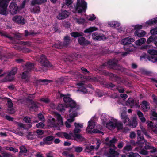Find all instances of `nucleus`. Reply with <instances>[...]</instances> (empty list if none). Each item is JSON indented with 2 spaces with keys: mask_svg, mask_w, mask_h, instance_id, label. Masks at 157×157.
<instances>
[{
  "mask_svg": "<svg viewBox=\"0 0 157 157\" xmlns=\"http://www.w3.org/2000/svg\"><path fill=\"white\" fill-rule=\"evenodd\" d=\"M39 63L41 64V67H39L35 68L34 71L36 72H45L47 69L44 67L52 69L53 66L49 61L46 58V56L44 54H42L38 60Z\"/></svg>",
  "mask_w": 157,
  "mask_h": 157,
  "instance_id": "obj_1",
  "label": "nucleus"
},
{
  "mask_svg": "<svg viewBox=\"0 0 157 157\" xmlns=\"http://www.w3.org/2000/svg\"><path fill=\"white\" fill-rule=\"evenodd\" d=\"M63 98V101L64 103L66 104L67 107H70L71 109L69 110V112H71V111H73V109L75 108L76 105V102L72 99L69 96V95H64L60 93V98Z\"/></svg>",
  "mask_w": 157,
  "mask_h": 157,
  "instance_id": "obj_2",
  "label": "nucleus"
},
{
  "mask_svg": "<svg viewBox=\"0 0 157 157\" xmlns=\"http://www.w3.org/2000/svg\"><path fill=\"white\" fill-rule=\"evenodd\" d=\"M138 135L137 138V141L136 142L139 147L140 148H142L144 146V144L145 143V146L144 148L145 149H150L152 147L151 146L147 144V141L145 140L143 135L141 134V132L140 130H137V131Z\"/></svg>",
  "mask_w": 157,
  "mask_h": 157,
  "instance_id": "obj_3",
  "label": "nucleus"
},
{
  "mask_svg": "<svg viewBox=\"0 0 157 157\" xmlns=\"http://www.w3.org/2000/svg\"><path fill=\"white\" fill-rule=\"evenodd\" d=\"M87 3L84 0H77L75 7V10L78 13L85 12L87 8Z\"/></svg>",
  "mask_w": 157,
  "mask_h": 157,
  "instance_id": "obj_4",
  "label": "nucleus"
},
{
  "mask_svg": "<svg viewBox=\"0 0 157 157\" xmlns=\"http://www.w3.org/2000/svg\"><path fill=\"white\" fill-rule=\"evenodd\" d=\"M10 0H0V14L6 16L8 14L7 8Z\"/></svg>",
  "mask_w": 157,
  "mask_h": 157,
  "instance_id": "obj_5",
  "label": "nucleus"
},
{
  "mask_svg": "<svg viewBox=\"0 0 157 157\" xmlns=\"http://www.w3.org/2000/svg\"><path fill=\"white\" fill-rule=\"evenodd\" d=\"M54 138V136L51 135L47 136L43 138V141L40 142V144L41 146L51 145L52 144Z\"/></svg>",
  "mask_w": 157,
  "mask_h": 157,
  "instance_id": "obj_6",
  "label": "nucleus"
},
{
  "mask_svg": "<svg viewBox=\"0 0 157 157\" xmlns=\"http://www.w3.org/2000/svg\"><path fill=\"white\" fill-rule=\"evenodd\" d=\"M108 66L109 68L119 70L120 67L117 64V61L114 59H111L107 62Z\"/></svg>",
  "mask_w": 157,
  "mask_h": 157,
  "instance_id": "obj_7",
  "label": "nucleus"
},
{
  "mask_svg": "<svg viewBox=\"0 0 157 157\" xmlns=\"http://www.w3.org/2000/svg\"><path fill=\"white\" fill-rule=\"evenodd\" d=\"M134 40V39L131 36H129L122 39L121 42L122 44L124 46V49H128V48H126L127 47L126 46L132 43L133 42Z\"/></svg>",
  "mask_w": 157,
  "mask_h": 157,
  "instance_id": "obj_8",
  "label": "nucleus"
},
{
  "mask_svg": "<svg viewBox=\"0 0 157 157\" xmlns=\"http://www.w3.org/2000/svg\"><path fill=\"white\" fill-rule=\"evenodd\" d=\"M17 69L16 67H14L13 68L7 75L6 78L9 81H11L13 80L14 78V76L17 73Z\"/></svg>",
  "mask_w": 157,
  "mask_h": 157,
  "instance_id": "obj_9",
  "label": "nucleus"
},
{
  "mask_svg": "<svg viewBox=\"0 0 157 157\" xmlns=\"http://www.w3.org/2000/svg\"><path fill=\"white\" fill-rule=\"evenodd\" d=\"M18 7L15 2H13L10 3L9 6V11L12 15L17 13Z\"/></svg>",
  "mask_w": 157,
  "mask_h": 157,
  "instance_id": "obj_10",
  "label": "nucleus"
},
{
  "mask_svg": "<svg viewBox=\"0 0 157 157\" xmlns=\"http://www.w3.org/2000/svg\"><path fill=\"white\" fill-rule=\"evenodd\" d=\"M78 43L80 45L83 46H87L89 45H90L91 42L86 40L83 36H81L78 39Z\"/></svg>",
  "mask_w": 157,
  "mask_h": 157,
  "instance_id": "obj_11",
  "label": "nucleus"
},
{
  "mask_svg": "<svg viewBox=\"0 0 157 157\" xmlns=\"http://www.w3.org/2000/svg\"><path fill=\"white\" fill-rule=\"evenodd\" d=\"M92 36L93 39L95 40L100 41L105 40L106 39L105 35H101L97 32H95L92 34Z\"/></svg>",
  "mask_w": 157,
  "mask_h": 157,
  "instance_id": "obj_12",
  "label": "nucleus"
},
{
  "mask_svg": "<svg viewBox=\"0 0 157 157\" xmlns=\"http://www.w3.org/2000/svg\"><path fill=\"white\" fill-rule=\"evenodd\" d=\"M12 19L15 22L18 24L23 25L25 23V20L21 16L16 15Z\"/></svg>",
  "mask_w": 157,
  "mask_h": 157,
  "instance_id": "obj_13",
  "label": "nucleus"
},
{
  "mask_svg": "<svg viewBox=\"0 0 157 157\" xmlns=\"http://www.w3.org/2000/svg\"><path fill=\"white\" fill-rule=\"evenodd\" d=\"M0 34L2 36L9 38L13 44H19V42H17L14 38L11 37L10 35L8 34L6 32L0 31Z\"/></svg>",
  "mask_w": 157,
  "mask_h": 157,
  "instance_id": "obj_14",
  "label": "nucleus"
},
{
  "mask_svg": "<svg viewBox=\"0 0 157 157\" xmlns=\"http://www.w3.org/2000/svg\"><path fill=\"white\" fill-rule=\"evenodd\" d=\"M69 14V13L66 10H61V12L57 16V18L59 20L64 19L67 17Z\"/></svg>",
  "mask_w": 157,
  "mask_h": 157,
  "instance_id": "obj_15",
  "label": "nucleus"
},
{
  "mask_svg": "<svg viewBox=\"0 0 157 157\" xmlns=\"http://www.w3.org/2000/svg\"><path fill=\"white\" fill-rule=\"evenodd\" d=\"M55 116L56 117L58 121V123L57 124H54V126L55 127H57V125H60L62 126L63 125V121L62 117L61 115L58 113H55Z\"/></svg>",
  "mask_w": 157,
  "mask_h": 157,
  "instance_id": "obj_16",
  "label": "nucleus"
},
{
  "mask_svg": "<svg viewBox=\"0 0 157 157\" xmlns=\"http://www.w3.org/2000/svg\"><path fill=\"white\" fill-rule=\"evenodd\" d=\"M73 139L78 142L84 141L85 139L80 134H75L73 135Z\"/></svg>",
  "mask_w": 157,
  "mask_h": 157,
  "instance_id": "obj_17",
  "label": "nucleus"
},
{
  "mask_svg": "<svg viewBox=\"0 0 157 157\" xmlns=\"http://www.w3.org/2000/svg\"><path fill=\"white\" fill-rule=\"evenodd\" d=\"M121 119L124 123L125 124L128 121H129L130 119L128 117L126 112H123L121 114Z\"/></svg>",
  "mask_w": 157,
  "mask_h": 157,
  "instance_id": "obj_18",
  "label": "nucleus"
},
{
  "mask_svg": "<svg viewBox=\"0 0 157 157\" xmlns=\"http://www.w3.org/2000/svg\"><path fill=\"white\" fill-rule=\"evenodd\" d=\"M109 76L112 80L116 81L117 83L121 82L122 79L121 78L116 75L113 73H110L109 75Z\"/></svg>",
  "mask_w": 157,
  "mask_h": 157,
  "instance_id": "obj_19",
  "label": "nucleus"
},
{
  "mask_svg": "<svg viewBox=\"0 0 157 157\" xmlns=\"http://www.w3.org/2000/svg\"><path fill=\"white\" fill-rule=\"evenodd\" d=\"M71 36L74 38H79L82 36H83L84 34L82 32H73L70 33Z\"/></svg>",
  "mask_w": 157,
  "mask_h": 157,
  "instance_id": "obj_20",
  "label": "nucleus"
},
{
  "mask_svg": "<svg viewBox=\"0 0 157 157\" xmlns=\"http://www.w3.org/2000/svg\"><path fill=\"white\" fill-rule=\"evenodd\" d=\"M30 105H29V108L30 109H33L34 110H36L38 108L39 103L38 102L33 101L31 100Z\"/></svg>",
  "mask_w": 157,
  "mask_h": 157,
  "instance_id": "obj_21",
  "label": "nucleus"
},
{
  "mask_svg": "<svg viewBox=\"0 0 157 157\" xmlns=\"http://www.w3.org/2000/svg\"><path fill=\"white\" fill-rule=\"evenodd\" d=\"M142 107L144 111H147L150 108V104L146 101L144 100L142 102Z\"/></svg>",
  "mask_w": 157,
  "mask_h": 157,
  "instance_id": "obj_22",
  "label": "nucleus"
},
{
  "mask_svg": "<svg viewBox=\"0 0 157 157\" xmlns=\"http://www.w3.org/2000/svg\"><path fill=\"white\" fill-rule=\"evenodd\" d=\"M29 73L28 71H25L22 74L21 78L25 80V83H27L29 81V78L28 76Z\"/></svg>",
  "mask_w": 157,
  "mask_h": 157,
  "instance_id": "obj_23",
  "label": "nucleus"
},
{
  "mask_svg": "<svg viewBox=\"0 0 157 157\" xmlns=\"http://www.w3.org/2000/svg\"><path fill=\"white\" fill-rule=\"evenodd\" d=\"M33 67L34 64L33 63L30 62H27L26 63L25 65V68L26 69L25 71H28V72H29L31 71Z\"/></svg>",
  "mask_w": 157,
  "mask_h": 157,
  "instance_id": "obj_24",
  "label": "nucleus"
},
{
  "mask_svg": "<svg viewBox=\"0 0 157 157\" xmlns=\"http://www.w3.org/2000/svg\"><path fill=\"white\" fill-rule=\"evenodd\" d=\"M109 152L110 155L109 157H116L119 155V153L116 151L115 150L112 148H109Z\"/></svg>",
  "mask_w": 157,
  "mask_h": 157,
  "instance_id": "obj_25",
  "label": "nucleus"
},
{
  "mask_svg": "<svg viewBox=\"0 0 157 157\" xmlns=\"http://www.w3.org/2000/svg\"><path fill=\"white\" fill-rule=\"evenodd\" d=\"M117 141V140L115 138H113L111 140L108 142L105 143L106 145L110 147H114V144Z\"/></svg>",
  "mask_w": 157,
  "mask_h": 157,
  "instance_id": "obj_26",
  "label": "nucleus"
},
{
  "mask_svg": "<svg viewBox=\"0 0 157 157\" xmlns=\"http://www.w3.org/2000/svg\"><path fill=\"white\" fill-rule=\"evenodd\" d=\"M63 40L64 41L62 42L63 46H67L70 44L71 39L70 37L69 36H65L64 37Z\"/></svg>",
  "mask_w": 157,
  "mask_h": 157,
  "instance_id": "obj_27",
  "label": "nucleus"
},
{
  "mask_svg": "<svg viewBox=\"0 0 157 157\" xmlns=\"http://www.w3.org/2000/svg\"><path fill=\"white\" fill-rule=\"evenodd\" d=\"M115 123L112 121H110L106 124V126L108 129H114L115 128Z\"/></svg>",
  "mask_w": 157,
  "mask_h": 157,
  "instance_id": "obj_28",
  "label": "nucleus"
},
{
  "mask_svg": "<svg viewBox=\"0 0 157 157\" xmlns=\"http://www.w3.org/2000/svg\"><path fill=\"white\" fill-rule=\"evenodd\" d=\"M146 34V33L144 31L142 30L141 32L137 31H135L134 32V35L136 36L139 37H142L144 36Z\"/></svg>",
  "mask_w": 157,
  "mask_h": 157,
  "instance_id": "obj_29",
  "label": "nucleus"
},
{
  "mask_svg": "<svg viewBox=\"0 0 157 157\" xmlns=\"http://www.w3.org/2000/svg\"><path fill=\"white\" fill-rule=\"evenodd\" d=\"M108 25L112 27L117 28L120 26V24L117 21H112L109 22Z\"/></svg>",
  "mask_w": 157,
  "mask_h": 157,
  "instance_id": "obj_30",
  "label": "nucleus"
},
{
  "mask_svg": "<svg viewBox=\"0 0 157 157\" xmlns=\"http://www.w3.org/2000/svg\"><path fill=\"white\" fill-rule=\"evenodd\" d=\"M63 135L64 137L68 140L72 139V137H73L74 134L73 133L71 132L68 134L66 132H63Z\"/></svg>",
  "mask_w": 157,
  "mask_h": 157,
  "instance_id": "obj_31",
  "label": "nucleus"
},
{
  "mask_svg": "<svg viewBox=\"0 0 157 157\" xmlns=\"http://www.w3.org/2000/svg\"><path fill=\"white\" fill-rule=\"evenodd\" d=\"M80 87L79 88V90L81 92L84 93H86L87 92V89L83 87L84 84L82 83H78L77 84Z\"/></svg>",
  "mask_w": 157,
  "mask_h": 157,
  "instance_id": "obj_32",
  "label": "nucleus"
},
{
  "mask_svg": "<svg viewBox=\"0 0 157 157\" xmlns=\"http://www.w3.org/2000/svg\"><path fill=\"white\" fill-rule=\"evenodd\" d=\"M97 28L95 27H90L85 30L84 32L85 33H90L94 31L97 30Z\"/></svg>",
  "mask_w": 157,
  "mask_h": 157,
  "instance_id": "obj_33",
  "label": "nucleus"
},
{
  "mask_svg": "<svg viewBox=\"0 0 157 157\" xmlns=\"http://www.w3.org/2000/svg\"><path fill=\"white\" fill-rule=\"evenodd\" d=\"M129 126L132 128H135L137 124V122L136 118H133L132 122H129Z\"/></svg>",
  "mask_w": 157,
  "mask_h": 157,
  "instance_id": "obj_34",
  "label": "nucleus"
},
{
  "mask_svg": "<svg viewBox=\"0 0 157 157\" xmlns=\"http://www.w3.org/2000/svg\"><path fill=\"white\" fill-rule=\"evenodd\" d=\"M52 82V81L46 79H38L36 80V83L37 84H41V83H49L50 82Z\"/></svg>",
  "mask_w": 157,
  "mask_h": 157,
  "instance_id": "obj_35",
  "label": "nucleus"
},
{
  "mask_svg": "<svg viewBox=\"0 0 157 157\" xmlns=\"http://www.w3.org/2000/svg\"><path fill=\"white\" fill-rule=\"evenodd\" d=\"M157 39V36L155 35H152L147 40V43L149 44L151 43L152 42L155 41Z\"/></svg>",
  "mask_w": 157,
  "mask_h": 157,
  "instance_id": "obj_36",
  "label": "nucleus"
},
{
  "mask_svg": "<svg viewBox=\"0 0 157 157\" xmlns=\"http://www.w3.org/2000/svg\"><path fill=\"white\" fill-rule=\"evenodd\" d=\"M63 46L62 42L59 41L57 43H55L52 45V47L54 48H61Z\"/></svg>",
  "mask_w": 157,
  "mask_h": 157,
  "instance_id": "obj_37",
  "label": "nucleus"
},
{
  "mask_svg": "<svg viewBox=\"0 0 157 157\" xmlns=\"http://www.w3.org/2000/svg\"><path fill=\"white\" fill-rule=\"evenodd\" d=\"M157 23V18H155L153 19H151L148 20L146 22V24L148 25H151Z\"/></svg>",
  "mask_w": 157,
  "mask_h": 157,
  "instance_id": "obj_38",
  "label": "nucleus"
},
{
  "mask_svg": "<svg viewBox=\"0 0 157 157\" xmlns=\"http://www.w3.org/2000/svg\"><path fill=\"white\" fill-rule=\"evenodd\" d=\"M117 128V130H122L123 128V124L121 122H116L115 128Z\"/></svg>",
  "mask_w": 157,
  "mask_h": 157,
  "instance_id": "obj_39",
  "label": "nucleus"
},
{
  "mask_svg": "<svg viewBox=\"0 0 157 157\" xmlns=\"http://www.w3.org/2000/svg\"><path fill=\"white\" fill-rule=\"evenodd\" d=\"M37 34V33L34 32L33 31H30L29 32L28 30H26L25 31V36L27 37L30 35L34 36L36 35Z\"/></svg>",
  "mask_w": 157,
  "mask_h": 157,
  "instance_id": "obj_40",
  "label": "nucleus"
},
{
  "mask_svg": "<svg viewBox=\"0 0 157 157\" xmlns=\"http://www.w3.org/2000/svg\"><path fill=\"white\" fill-rule=\"evenodd\" d=\"M31 11L32 12H33L34 13H36L38 14L40 12V7L39 6H35L33 7L31 10Z\"/></svg>",
  "mask_w": 157,
  "mask_h": 157,
  "instance_id": "obj_41",
  "label": "nucleus"
},
{
  "mask_svg": "<svg viewBox=\"0 0 157 157\" xmlns=\"http://www.w3.org/2000/svg\"><path fill=\"white\" fill-rule=\"evenodd\" d=\"M147 53H149L151 56L157 55V50L153 49H148L147 51Z\"/></svg>",
  "mask_w": 157,
  "mask_h": 157,
  "instance_id": "obj_42",
  "label": "nucleus"
},
{
  "mask_svg": "<svg viewBox=\"0 0 157 157\" xmlns=\"http://www.w3.org/2000/svg\"><path fill=\"white\" fill-rule=\"evenodd\" d=\"M127 103L132 108L135 105L134 100L132 98H128L127 101Z\"/></svg>",
  "mask_w": 157,
  "mask_h": 157,
  "instance_id": "obj_43",
  "label": "nucleus"
},
{
  "mask_svg": "<svg viewBox=\"0 0 157 157\" xmlns=\"http://www.w3.org/2000/svg\"><path fill=\"white\" fill-rule=\"evenodd\" d=\"M148 60L153 63L156 62L157 61V57L155 56H149L148 57Z\"/></svg>",
  "mask_w": 157,
  "mask_h": 157,
  "instance_id": "obj_44",
  "label": "nucleus"
},
{
  "mask_svg": "<svg viewBox=\"0 0 157 157\" xmlns=\"http://www.w3.org/2000/svg\"><path fill=\"white\" fill-rule=\"evenodd\" d=\"M57 109L60 112H64L65 111V107L62 104H59L58 105L57 107Z\"/></svg>",
  "mask_w": 157,
  "mask_h": 157,
  "instance_id": "obj_45",
  "label": "nucleus"
},
{
  "mask_svg": "<svg viewBox=\"0 0 157 157\" xmlns=\"http://www.w3.org/2000/svg\"><path fill=\"white\" fill-rule=\"evenodd\" d=\"M20 153H26L27 152V150L26 148L24 146H21L20 147Z\"/></svg>",
  "mask_w": 157,
  "mask_h": 157,
  "instance_id": "obj_46",
  "label": "nucleus"
},
{
  "mask_svg": "<svg viewBox=\"0 0 157 157\" xmlns=\"http://www.w3.org/2000/svg\"><path fill=\"white\" fill-rule=\"evenodd\" d=\"M89 133H91L92 132L94 133H101L102 135L104 134V133L100 130H98L97 129H94L91 131V130H89L87 131Z\"/></svg>",
  "mask_w": 157,
  "mask_h": 157,
  "instance_id": "obj_47",
  "label": "nucleus"
},
{
  "mask_svg": "<svg viewBox=\"0 0 157 157\" xmlns=\"http://www.w3.org/2000/svg\"><path fill=\"white\" fill-rule=\"evenodd\" d=\"M2 157H13V156L10 153H8L3 151L1 152Z\"/></svg>",
  "mask_w": 157,
  "mask_h": 157,
  "instance_id": "obj_48",
  "label": "nucleus"
},
{
  "mask_svg": "<svg viewBox=\"0 0 157 157\" xmlns=\"http://www.w3.org/2000/svg\"><path fill=\"white\" fill-rule=\"evenodd\" d=\"M141 131H140L141 132V133L142 132L148 138H150L151 137L149 136V135L148 134V133L146 131V130L144 128L142 127L141 128ZM143 136V134H142Z\"/></svg>",
  "mask_w": 157,
  "mask_h": 157,
  "instance_id": "obj_49",
  "label": "nucleus"
},
{
  "mask_svg": "<svg viewBox=\"0 0 157 157\" xmlns=\"http://www.w3.org/2000/svg\"><path fill=\"white\" fill-rule=\"evenodd\" d=\"M146 40L145 38H142L138 40L137 42V44L140 45L144 43L146 41Z\"/></svg>",
  "mask_w": 157,
  "mask_h": 157,
  "instance_id": "obj_50",
  "label": "nucleus"
},
{
  "mask_svg": "<svg viewBox=\"0 0 157 157\" xmlns=\"http://www.w3.org/2000/svg\"><path fill=\"white\" fill-rule=\"evenodd\" d=\"M41 4L39 0H32L31 1V5L32 6H35L36 4Z\"/></svg>",
  "mask_w": 157,
  "mask_h": 157,
  "instance_id": "obj_51",
  "label": "nucleus"
},
{
  "mask_svg": "<svg viewBox=\"0 0 157 157\" xmlns=\"http://www.w3.org/2000/svg\"><path fill=\"white\" fill-rule=\"evenodd\" d=\"M75 151L77 153H80L83 150V148L80 146H76L74 147Z\"/></svg>",
  "mask_w": 157,
  "mask_h": 157,
  "instance_id": "obj_52",
  "label": "nucleus"
},
{
  "mask_svg": "<svg viewBox=\"0 0 157 157\" xmlns=\"http://www.w3.org/2000/svg\"><path fill=\"white\" fill-rule=\"evenodd\" d=\"M13 103H12L11 100L9 98L7 101V105L8 108H11L13 107Z\"/></svg>",
  "mask_w": 157,
  "mask_h": 157,
  "instance_id": "obj_53",
  "label": "nucleus"
},
{
  "mask_svg": "<svg viewBox=\"0 0 157 157\" xmlns=\"http://www.w3.org/2000/svg\"><path fill=\"white\" fill-rule=\"evenodd\" d=\"M24 121L26 123H31V119L29 117H26L24 118Z\"/></svg>",
  "mask_w": 157,
  "mask_h": 157,
  "instance_id": "obj_54",
  "label": "nucleus"
},
{
  "mask_svg": "<svg viewBox=\"0 0 157 157\" xmlns=\"http://www.w3.org/2000/svg\"><path fill=\"white\" fill-rule=\"evenodd\" d=\"M63 154L64 155L66 156L67 157H74V155L73 154H70L69 152L67 151H64Z\"/></svg>",
  "mask_w": 157,
  "mask_h": 157,
  "instance_id": "obj_55",
  "label": "nucleus"
},
{
  "mask_svg": "<svg viewBox=\"0 0 157 157\" xmlns=\"http://www.w3.org/2000/svg\"><path fill=\"white\" fill-rule=\"evenodd\" d=\"M142 28V26L141 25H136L134 27V29L135 31H139Z\"/></svg>",
  "mask_w": 157,
  "mask_h": 157,
  "instance_id": "obj_56",
  "label": "nucleus"
},
{
  "mask_svg": "<svg viewBox=\"0 0 157 157\" xmlns=\"http://www.w3.org/2000/svg\"><path fill=\"white\" fill-rule=\"evenodd\" d=\"M44 126V124L41 122L37 123L36 125V126L37 128H43Z\"/></svg>",
  "mask_w": 157,
  "mask_h": 157,
  "instance_id": "obj_57",
  "label": "nucleus"
},
{
  "mask_svg": "<svg viewBox=\"0 0 157 157\" xmlns=\"http://www.w3.org/2000/svg\"><path fill=\"white\" fill-rule=\"evenodd\" d=\"M140 153L141 154L145 155L149 154L148 152L143 149L141 150Z\"/></svg>",
  "mask_w": 157,
  "mask_h": 157,
  "instance_id": "obj_58",
  "label": "nucleus"
},
{
  "mask_svg": "<svg viewBox=\"0 0 157 157\" xmlns=\"http://www.w3.org/2000/svg\"><path fill=\"white\" fill-rule=\"evenodd\" d=\"M105 87L108 88L109 87L113 88H114L115 86L111 83H107L105 84Z\"/></svg>",
  "mask_w": 157,
  "mask_h": 157,
  "instance_id": "obj_59",
  "label": "nucleus"
},
{
  "mask_svg": "<svg viewBox=\"0 0 157 157\" xmlns=\"http://www.w3.org/2000/svg\"><path fill=\"white\" fill-rule=\"evenodd\" d=\"M27 137L28 139L32 140L33 138V134L32 132H29Z\"/></svg>",
  "mask_w": 157,
  "mask_h": 157,
  "instance_id": "obj_60",
  "label": "nucleus"
},
{
  "mask_svg": "<svg viewBox=\"0 0 157 157\" xmlns=\"http://www.w3.org/2000/svg\"><path fill=\"white\" fill-rule=\"evenodd\" d=\"M85 21L84 18H80L77 19V22L79 24H84Z\"/></svg>",
  "mask_w": 157,
  "mask_h": 157,
  "instance_id": "obj_61",
  "label": "nucleus"
},
{
  "mask_svg": "<svg viewBox=\"0 0 157 157\" xmlns=\"http://www.w3.org/2000/svg\"><path fill=\"white\" fill-rule=\"evenodd\" d=\"M40 101L45 103H48L50 102V101L48 98H42L40 100Z\"/></svg>",
  "mask_w": 157,
  "mask_h": 157,
  "instance_id": "obj_62",
  "label": "nucleus"
},
{
  "mask_svg": "<svg viewBox=\"0 0 157 157\" xmlns=\"http://www.w3.org/2000/svg\"><path fill=\"white\" fill-rule=\"evenodd\" d=\"M138 154L137 153H134L133 152H131L129 153L128 155H127V157H136Z\"/></svg>",
  "mask_w": 157,
  "mask_h": 157,
  "instance_id": "obj_63",
  "label": "nucleus"
},
{
  "mask_svg": "<svg viewBox=\"0 0 157 157\" xmlns=\"http://www.w3.org/2000/svg\"><path fill=\"white\" fill-rule=\"evenodd\" d=\"M151 34L155 35L157 34V28L151 29L150 31Z\"/></svg>",
  "mask_w": 157,
  "mask_h": 157,
  "instance_id": "obj_64",
  "label": "nucleus"
}]
</instances>
